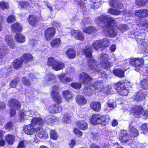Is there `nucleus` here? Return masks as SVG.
I'll use <instances>...</instances> for the list:
<instances>
[{
	"mask_svg": "<svg viewBox=\"0 0 148 148\" xmlns=\"http://www.w3.org/2000/svg\"><path fill=\"white\" fill-rule=\"evenodd\" d=\"M95 21L98 24L101 22L107 23V25L105 28V31L107 32L109 35L112 37L117 35V28L122 32L126 30L127 29V26L124 24L120 25L117 27L116 26L117 23L115 20L107 16H99L96 19Z\"/></svg>",
	"mask_w": 148,
	"mask_h": 148,
	"instance_id": "nucleus-1",
	"label": "nucleus"
},
{
	"mask_svg": "<svg viewBox=\"0 0 148 148\" xmlns=\"http://www.w3.org/2000/svg\"><path fill=\"white\" fill-rule=\"evenodd\" d=\"M101 42L100 40H96L94 41L92 43V47L90 46L85 47L83 52L84 53L85 56L89 58L92 57V48L97 51L100 50L102 49L103 48L101 43Z\"/></svg>",
	"mask_w": 148,
	"mask_h": 148,
	"instance_id": "nucleus-2",
	"label": "nucleus"
},
{
	"mask_svg": "<svg viewBox=\"0 0 148 148\" xmlns=\"http://www.w3.org/2000/svg\"><path fill=\"white\" fill-rule=\"evenodd\" d=\"M10 106V114L11 117H13L16 114L15 109H19L21 107V103L16 99H12L9 101Z\"/></svg>",
	"mask_w": 148,
	"mask_h": 148,
	"instance_id": "nucleus-3",
	"label": "nucleus"
},
{
	"mask_svg": "<svg viewBox=\"0 0 148 148\" xmlns=\"http://www.w3.org/2000/svg\"><path fill=\"white\" fill-rule=\"evenodd\" d=\"M53 89L51 94V96L53 100L58 103L62 102V97L58 91L59 88L58 86H55L53 87Z\"/></svg>",
	"mask_w": 148,
	"mask_h": 148,
	"instance_id": "nucleus-4",
	"label": "nucleus"
},
{
	"mask_svg": "<svg viewBox=\"0 0 148 148\" xmlns=\"http://www.w3.org/2000/svg\"><path fill=\"white\" fill-rule=\"evenodd\" d=\"M145 35L144 33H139L137 35H135L136 39L138 42L144 46H147L148 45V37L145 38Z\"/></svg>",
	"mask_w": 148,
	"mask_h": 148,
	"instance_id": "nucleus-5",
	"label": "nucleus"
},
{
	"mask_svg": "<svg viewBox=\"0 0 148 148\" xmlns=\"http://www.w3.org/2000/svg\"><path fill=\"white\" fill-rule=\"evenodd\" d=\"M56 30L54 27L48 28L45 31V38L47 40H50L54 36Z\"/></svg>",
	"mask_w": 148,
	"mask_h": 148,
	"instance_id": "nucleus-6",
	"label": "nucleus"
},
{
	"mask_svg": "<svg viewBox=\"0 0 148 148\" xmlns=\"http://www.w3.org/2000/svg\"><path fill=\"white\" fill-rule=\"evenodd\" d=\"M130 64L133 66L138 68L144 64V60L142 58H133L129 61Z\"/></svg>",
	"mask_w": 148,
	"mask_h": 148,
	"instance_id": "nucleus-7",
	"label": "nucleus"
},
{
	"mask_svg": "<svg viewBox=\"0 0 148 148\" xmlns=\"http://www.w3.org/2000/svg\"><path fill=\"white\" fill-rule=\"evenodd\" d=\"M119 139L122 143H127L131 139L130 136L127 134V132L122 130L119 135Z\"/></svg>",
	"mask_w": 148,
	"mask_h": 148,
	"instance_id": "nucleus-8",
	"label": "nucleus"
},
{
	"mask_svg": "<svg viewBox=\"0 0 148 148\" xmlns=\"http://www.w3.org/2000/svg\"><path fill=\"white\" fill-rule=\"evenodd\" d=\"M23 130L25 133L29 135H32L36 132L35 128L32 124L24 126Z\"/></svg>",
	"mask_w": 148,
	"mask_h": 148,
	"instance_id": "nucleus-9",
	"label": "nucleus"
},
{
	"mask_svg": "<svg viewBox=\"0 0 148 148\" xmlns=\"http://www.w3.org/2000/svg\"><path fill=\"white\" fill-rule=\"evenodd\" d=\"M88 66L92 70H94L98 72V74H101V72L99 71H100L99 69L98 68L97 65V62L94 59H90L88 62Z\"/></svg>",
	"mask_w": 148,
	"mask_h": 148,
	"instance_id": "nucleus-10",
	"label": "nucleus"
},
{
	"mask_svg": "<svg viewBox=\"0 0 148 148\" xmlns=\"http://www.w3.org/2000/svg\"><path fill=\"white\" fill-rule=\"evenodd\" d=\"M135 14L139 18H144L148 16V10L146 9L138 10L135 12Z\"/></svg>",
	"mask_w": 148,
	"mask_h": 148,
	"instance_id": "nucleus-11",
	"label": "nucleus"
},
{
	"mask_svg": "<svg viewBox=\"0 0 148 148\" xmlns=\"http://www.w3.org/2000/svg\"><path fill=\"white\" fill-rule=\"evenodd\" d=\"M34 114V112L32 110H29L25 112H20L19 116L20 118L24 119H28Z\"/></svg>",
	"mask_w": 148,
	"mask_h": 148,
	"instance_id": "nucleus-12",
	"label": "nucleus"
},
{
	"mask_svg": "<svg viewBox=\"0 0 148 148\" xmlns=\"http://www.w3.org/2000/svg\"><path fill=\"white\" fill-rule=\"evenodd\" d=\"M80 81L85 84H87L91 79V78L87 74L82 73L79 75Z\"/></svg>",
	"mask_w": 148,
	"mask_h": 148,
	"instance_id": "nucleus-13",
	"label": "nucleus"
},
{
	"mask_svg": "<svg viewBox=\"0 0 148 148\" xmlns=\"http://www.w3.org/2000/svg\"><path fill=\"white\" fill-rule=\"evenodd\" d=\"M23 60L21 58H19L14 60L12 62L14 68L16 69H18L22 67Z\"/></svg>",
	"mask_w": 148,
	"mask_h": 148,
	"instance_id": "nucleus-14",
	"label": "nucleus"
},
{
	"mask_svg": "<svg viewBox=\"0 0 148 148\" xmlns=\"http://www.w3.org/2000/svg\"><path fill=\"white\" fill-rule=\"evenodd\" d=\"M109 3L111 6L115 8L121 9L123 7L121 2L117 0H111L109 1Z\"/></svg>",
	"mask_w": 148,
	"mask_h": 148,
	"instance_id": "nucleus-15",
	"label": "nucleus"
},
{
	"mask_svg": "<svg viewBox=\"0 0 148 148\" xmlns=\"http://www.w3.org/2000/svg\"><path fill=\"white\" fill-rule=\"evenodd\" d=\"M39 20V18L34 15H29L28 20L29 23L32 26H36Z\"/></svg>",
	"mask_w": 148,
	"mask_h": 148,
	"instance_id": "nucleus-16",
	"label": "nucleus"
},
{
	"mask_svg": "<svg viewBox=\"0 0 148 148\" xmlns=\"http://www.w3.org/2000/svg\"><path fill=\"white\" fill-rule=\"evenodd\" d=\"M99 116L100 115L99 114H95L92 115L90 118V123L93 125H97L99 124Z\"/></svg>",
	"mask_w": 148,
	"mask_h": 148,
	"instance_id": "nucleus-17",
	"label": "nucleus"
},
{
	"mask_svg": "<svg viewBox=\"0 0 148 148\" xmlns=\"http://www.w3.org/2000/svg\"><path fill=\"white\" fill-rule=\"evenodd\" d=\"M5 41L11 49H14L15 47V42L10 36H6L5 38Z\"/></svg>",
	"mask_w": 148,
	"mask_h": 148,
	"instance_id": "nucleus-18",
	"label": "nucleus"
},
{
	"mask_svg": "<svg viewBox=\"0 0 148 148\" xmlns=\"http://www.w3.org/2000/svg\"><path fill=\"white\" fill-rule=\"evenodd\" d=\"M31 123L32 125L37 126L42 125L44 123L43 120L40 117L33 118L31 121Z\"/></svg>",
	"mask_w": 148,
	"mask_h": 148,
	"instance_id": "nucleus-19",
	"label": "nucleus"
},
{
	"mask_svg": "<svg viewBox=\"0 0 148 148\" xmlns=\"http://www.w3.org/2000/svg\"><path fill=\"white\" fill-rule=\"evenodd\" d=\"M49 110L51 113H58L62 111V108L58 106L52 105L50 107Z\"/></svg>",
	"mask_w": 148,
	"mask_h": 148,
	"instance_id": "nucleus-20",
	"label": "nucleus"
},
{
	"mask_svg": "<svg viewBox=\"0 0 148 148\" xmlns=\"http://www.w3.org/2000/svg\"><path fill=\"white\" fill-rule=\"evenodd\" d=\"M77 126L80 129L85 130L88 129V124L84 121H79L76 123Z\"/></svg>",
	"mask_w": 148,
	"mask_h": 148,
	"instance_id": "nucleus-21",
	"label": "nucleus"
},
{
	"mask_svg": "<svg viewBox=\"0 0 148 148\" xmlns=\"http://www.w3.org/2000/svg\"><path fill=\"white\" fill-rule=\"evenodd\" d=\"M145 97V95L141 91H140L136 94V95L133 96L132 98L136 101H140L144 100Z\"/></svg>",
	"mask_w": 148,
	"mask_h": 148,
	"instance_id": "nucleus-22",
	"label": "nucleus"
},
{
	"mask_svg": "<svg viewBox=\"0 0 148 148\" xmlns=\"http://www.w3.org/2000/svg\"><path fill=\"white\" fill-rule=\"evenodd\" d=\"M77 103L80 105H83L86 104L87 100L84 97L81 95H78L76 97Z\"/></svg>",
	"mask_w": 148,
	"mask_h": 148,
	"instance_id": "nucleus-23",
	"label": "nucleus"
},
{
	"mask_svg": "<svg viewBox=\"0 0 148 148\" xmlns=\"http://www.w3.org/2000/svg\"><path fill=\"white\" fill-rule=\"evenodd\" d=\"M132 111L135 114L139 115L143 113V109L140 106H136L133 108Z\"/></svg>",
	"mask_w": 148,
	"mask_h": 148,
	"instance_id": "nucleus-24",
	"label": "nucleus"
},
{
	"mask_svg": "<svg viewBox=\"0 0 148 148\" xmlns=\"http://www.w3.org/2000/svg\"><path fill=\"white\" fill-rule=\"evenodd\" d=\"M90 107L93 110L99 111L101 108V105L99 102H93L91 103Z\"/></svg>",
	"mask_w": 148,
	"mask_h": 148,
	"instance_id": "nucleus-25",
	"label": "nucleus"
},
{
	"mask_svg": "<svg viewBox=\"0 0 148 148\" xmlns=\"http://www.w3.org/2000/svg\"><path fill=\"white\" fill-rule=\"evenodd\" d=\"M66 53L69 59H74L76 56V52L74 49L72 48L67 50L66 51Z\"/></svg>",
	"mask_w": 148,
	"mask_h": 148,
	"instance_id": "nucleus-26",
	"label": "nucleus"
},
{
	"mask_svg": "<svg viewBox=\"0 0 148 148\" xmlns=\"http://www.w3.org/2000/svg\"><path fill=\"white\" fill-rule=\"evenodd\" d=\"M16 41L19 43H23L25 42V38L24 36L20 33H17L15 37Z\"/></svg>",
	"mask_w": 148,
	"mask_h": 148,
	"instance_id": "nucleus-27",
	"label": "nucleus"
},
{
	"mask_svg": "<svg viewBox=\"0 0 148 148\" xmlns=\"http://www.w3.org/2000/svg\"><path fill=\"white\" fill-rule=\"evenodd\" d=\"M15 136L12 134H8L5 137V139L8 143L9 145H12L15 141Z\"/></svg>",
	"mask_w": 148,
	"mask_h": 148,
	"instance_id": "nucleus-28",
	"label": "nucleus"
},
{
	"mask_svg": "<svg viewBox=\"0 0 148 148\" xmlns=\"http://www.w3.org/2000/svg\"><path fill=\"white\" fill-rule=\"evenodd\" d=\"M64 67V64L62 62L58 61L53 66V69L54 70L58 71L62 69Z\"/></svg>",
	"mask_w": 148,
	"mask_h": 148,
	"instance_id": "nucleus-29",
	"label": "nucleus"
},
{
	"mask_svg": "<svg viewBox=\"0 0 148 148\" xmlns=\"http://www.w3.org/2000/svg\"><path fill=\"white\" fill-rule=\"evenodd\" d=\"M99 124H101L104 125H105L109 121L108 116L106 115H100L99 116Z\"/></svg>",
	"mask_w": 148,
	"mask_h": 148,
	"instance_id": "nucleus-30",
	"label": "nucleus"
},
{
	"mask_svg": "<svg viewBox=\"0 0 148 148\" xmlns=\"http://www.w3.org/2000/svg\"><path fill=\"white\" fill-rule=\"evenodd\" d=\"M114 87L118 92L125 87V83L122 82H119L114 85Z\"/></svg>",
	"mask_w": 148,
	"mask_h": 148,
	"instance_id": "nucleus-31",
	"label": "nucleus"
},
{
	"mask_svg": "<svg viewBox=\"0 0 148 148\" xmlns=\"http://www.w3.org/2000/svg\"><path fill=\"white\" fill-rule=\"evenodd\" d=\"M19 7L25 8L27 9L33 7V4L31 2V3H28L27 1H22L20 2L19 3Z\"/></svg>",
	"mask_w": 148,
	"mask_h": 148,
	"instance_id": "nucleus-32",
	"label": "nucleus"
},
{
	"mask_svg": "<svg viewBox=\"0 0 148 148\" xmlns=\"http://www.w3.org/2000/svg\"><path fill=\"white\" fill-rule=\"evenodd\" d=\"M37 136L40 138L45 139L48 137V135L47 133L45 131L40 128L39 131L38 132Z\"/></svg>",
	"mask_w": 148,
	"mask_h": 148,
	"instance_id": "nucleus-33",
	"label": "nucleus"
},
{
	"mask_svg": "<svg viewBox=\"0 0 148 148\" xmlns=\"http://www.w3.org/2000/svg\"><path fill=\"white\" fill-rule=\"evenodd\" d=\"M129 132L130 135L136 137L138 134L137 130L131 125L129 127Z\"/></svg>",
	"mask_w": 148,
	"mask_h": 148,
	"instance_id": "nucleus-34",
	"label": "nucleus"
},
{
	"mask_svg": "<svg viewBox=\"0 0 148 148\" xmlns=\"http://www.w3.org/2000/svg\"><path fill=\"white\" fill-rule=\"evenodd\" d=\"M62 94L64 97L67 101L72 100V95L69 90L63 91Z\"/></svg>",
	"mask_w": 148,
	"mask_h": 148,
	"instance_id": "nucleus-35",
	"label": "nucleus"
},
{
	"mask_svg": "<svg viewBox=\"0 0 148 148\" xmlns=\"http://www.w3.org/2000/svg\"><path fill=\"white\" fill-rule=\"evenodd\" d=\"M114 75L119 77H123L124 76V72L121 69H117L114 70L113 71Z\"/></svg>",
	"mask_w": 148,
	"mask_h": 148,
	"instance_id": "nucleus-36",
	"label": "nucleus"
},
{
	"mask_svg": "<svg viewBox=\"0 0 148 148\" xmlns=\"http://www.w3.org/2000/svg\"><path fill=\"white\" fill-rule=\"evenodd\" d=\"M90 3V7L92 8H97L98 6L100 5V0H91Z\"/></svg>",
	"mask_w": 148,
	"mask_h": 148,
	"instance_id": "nucleus-37",
	"label": "nucleus"
},
{
	"mask_svg": "<svg viewBox=\"0 0 148 148\" xmlns=\"http://www.w3.org/2000/svg\"><path fill=\"white\" fill-rule=\"evenodd\" d=\"M96 30L95 27L90 26L84 28L83 29V31L86 33L90 34L95 32Z\"/></svg>",
	"mask_w": 148,
	"mask_h": 148,
	"instance_id": "nucleus-38",
	"label": "nucleus"
},
{
	"mask_svg": "<svg viewBox=\"0 0 148 148\" xmlns=\"http://www.w3.org/2000/svg\"><path fill=\"white\" fill-rule=\"evenodd\" d=\"M22 28L21 24L17 23L13 24L12 27V29L14 31L20 32Z\"/></svg>",
	"mask_w": 148,
	"mask_h": 148,
	"instance_id": "nucleus-39",
	"label": "nucleus"
},
{
	"mask_svg": "<svg viewBox=\"0 0 148 148\" xmlns=\"http://www.w3.org/2000/svg\"><path fill=\"white\" fill-rule=\"evenodd\" d=\"M108 12L114 15H119L121 14V11L120 10L112 8L108 9Z\"/></svg>",
	"mask_w": 148,
	"mask_h": 148,
	"instance_id": "nucleus-40",
	"label": "nucleus"
},
{
	"mask_svg": "<svg viewBox=\"0 0 148 148\" xmlns=\"http://www.w3.org/2000/svg\"><path fill=\"white\" fill-rule=\"evenodd\" d=\"M61 43V41L60 39L55 38L51 41L50 44L51 47H54L59 45Z\"/></svg>",
	"mask_w": 148,
	"mask_h": 148,
	"instance_id": "nucleus-41",
	"label": "nucleus"
},
{
	"mask_svg": "<svg viewBox=\"0 0 148 148\" xmlns=\"http://www.w3.org/2000/svg\"><path fill=\"white\" fill-rule=\"evenodd\" d=\"M58 61L56 60L53 58L49 57L48 58L47 64L49 66H51L53 68V66Z\"/></svg>",
	"mask_w": 148,
	"mask_h": 148,
	"instance_id": "nucleus-42",
	"label": "nucleus"
},
{
	"mask_svg": "<svg viewBox=\"0 0 148 148\" xmlns=\"http://www.w3.org/2000/svg\"><path fill=\"white\" fill-rule=\"evenodd\" d=\"M71 121V116L68 114L64 115L63 119V121L65 123H68Z\"/></svg>",
	"mask_w": 148,
	"mask_h": 148,
	"instance_id": "nucleus-43",
	"label": "nucleus"
},
{
	"mask_svg": "<svg viewBox=\"0 0 148 148\" xmlns=\"http://www.w3.org/2000/svg\"><path fill=\"white\" fill-rule=\"evenodd\" d=\"M9 8V4L3 1L0 2V8L4 10L5 9H7Z\"/></svg>",
	"mask_w": 148,
	"mask_h": 148,
	"instance_id": "nucleus-44",
	"label": "nucleus"
},
{
	"mask_svg": "<svg viewBox=\"0 0 148 148\" xmlns=\"http://www.w3.org/2000/svg\"><path fill=\"white\" fill-rule=\"evenodd\" d=\"M23 58L24 59L25 63H27L29 61H32L33 58V57L30 54H24Z\"/></svg>",
	"mask_w": 148,
	"mask_h": 148,
	"instance_id": "nucleus-45",
	"label": "nucleus"
},
{
	"mask_svg": "<svg viewBox=\"0 0 148 148\" xmlns=\"http://www.w3.org/2000/svg\"><path fill=\"white\" fill-rule=\"evenodd\" d=\"M141 128L143 133L145 134H148V124L144 123L141 125Z\"/></svg>",
	"mask_w": 148,
	"mask_h": 148,
	"instance_id": "nucleus-46",
	"label": "nucleus"
},
{
	"mask_svg": "<svg viewBox=\"0 0 148 148\" xmlns=\"http://www.w3.org/2000/svg\"><path fill=\"white\" fill-rule=\"evenodd\" d=\"M108 57V56L106 54H101L100 57V63L101 64L103 63L104 61H107Z\"/></svg>",
	"mask_w": 148,
	"mask_h": 148,
	"instance_id": "nucleus-47",
	"label": "nucleus"
},
{
	"mask_svg": "<svg viewBox=\"0 0 148 148\" xmlns=\"http://www.w3.org/2000/svg\"><path fill=\"white\" fill-rule=\"evenodd\" d=\"M75 37L77 39L83 41L84 40V37L82 33L79 31H77Z\"/></svg>",
	"mask_w": 148,
	"mask_h": 148,
	"instance_id": "nucleus-48",
	"label": "nucleus"
},
{
	"mask_svg": "<svg viewBox=\"0 0 148 148\" xmlns=\"http://www.w3.org/2000/svg\"><path fill=\"white\" fill-rule=\"evenodd\" d=\"M83 94L86 96H90L91 95L92 90L89 87H85L83 90Z\"/></svg>",
	"mask_w": 148,
	"mask_h": 148,
	"instance_id": "nucleus-49",
	"label": "nucleus"
},
{
	"mask_svg": "<svg viewBox=\"0 0 148 148\" xmlns=\"http://www.w3.org/2000/svg\"><path fill=\"white\" fill-rule=\"evenodd\" d=\"M45 78L46 79H47V84H50L52 83L54 81V79L55 77L54 75H47Z\"/></svg>",
	"mask_w": 148,
	"mask_h": 148,
	"instance_id": "nucleus-50",
	"label": "nucleus"
},
{
	"mask_svg": "<svg viewBox=\"0 0 148 148\" xmlns=\"http://www.w3.org/2000/svg\"><path fill=\"white\" fill-rule=\"evenodd\" d=\"M5 53L4 46L3 45H0V58H2L5 55Z\"/></svg>",
	"mask_w": 148,
	"mask_h": 148,
	"instance_id": "nucleus-51",
	"label": "nucleus"
},
{
	"mask_svg": "<svg viewBox=\"0 0 148 148\" xmlns=\"http://www.w3.org/2000/svg\"><path fill=\"white\" fill-rule=\"evenodd\" d=\"M100 40L102 42L101 43L103 48L105 47H107L110 44L109 40L107 39L104 38L102 40Z\"/></svg>",
	"mask_w": 148,
	"mask_h": 148,
	"instance_id": "nucleus-52",
	"label": "nucleus"
},
{
	"mask_svg": "<svg viewBox=\"0 0 148 148\" xmlns=\"http://www.w3.org/2000/svg\"><path fill=\"white\" fill-rule=\"evenodd\" d=\"M147 0H137L135 2L136 5L139 6L145 5Z\"/></svg>",
	"mask_w": 148,
	"mask_h": 148,
	"instance_id": "nucleus-53",
	"label": "nucleus"
},
{
	"mask_svg": "<svg viewBox=\"0 0 148 148\" xmlns=\"http://www.w3.org/2000/svg\"><path fill=\"white\" fill-rule=\"evenodd\" d=\"M143 88L146 89L148 88V80L144 79L142 81L141 83Z\"/></svg>",
	"mask_w": 148,
	"mask_h": 148,
	"instance_id": "nucleus-54",
	"label": "nucleus"
},
{
	"mask_svg": "<svg viewBox=\"0 0 148 148\" xmlns=\"http://www.w3.org/2000/svg\"><path fill=\"white\" fill-rule=\"evenodd\" d=\"M50 136L51 138L53 139L56 140L58 138V135L56 132L53 130L51 131Z\"/></svg>",
	"mask_w": 148,
	"mask_h": 148,
	"instance_id": "nucleus-55",
	"label": "nucleus"
},
{
	"mask_svg": "<svg viewBox=\"0 0 148 148\" xmlns=\"http://www.w3.org/2000/svg\"><path fill=\"white\" fill-rule=\"evenodd\" d=\"M118 93L121 96H126L127 95L128 92L125 87L124 88H123V89L121 90Z\"/></svg>",
	"mask_w": 148,
	"mask_h": 148,
	"instance_id": "nucleus-56",
	"label": "nucleus"
},
{
	"mask_svg": "<svg viewBox=\"0 0 148 148\" xmlns=\"http://www.w3.org/2000/svg\"><path fill=\"white\" fill-rule=\"evenodd\" d=\"M13 123L11 121L7 123L5 126V129L8 131H10L13 127Z\"/></svg>",
	"mask_w": 148,
	"mask_h": 148,
	"instance_id": "nucleus-57",
	"label": "nucleus"
},
{
	"mask_svg": "<svg viewBox=\"0 0 148 148\" xmlns=\"http://www.w3.org/2000/svg\"><path fill=\"white\" fill-rule=\"evenodd\" d=\"M102 84L101 82H95L92 85V87L95 89L99 90L100 91V88L101 85H102Z\"/></svg>",
	"mask_w": 148,
	"mask_h": 148,
	"instance_id": "nucleus-58",
	"label": "nucleus"
},
{
	"mask_svg": "<svg viewBox=\"0 0 148 148\" xmlns=\"http://www.w3.org/2000/svg\"><path fill=\"white\" fill-rule=\"evenodd\" d=\"M102 66L104 69H107L110 68L112 65V64L108 61H104L101 64Z\"/></svg>",
	"mask_w": 148,
	"mask_h": 148,
	"instance_id": "nucleus-59",
	"label": "nucleus"
},
{
	"mask_svg": "<svg viewBox=\"0 0 148 148\" xmlns=\"http://www.w3.org/2000/svg\"><path fill=\"white\" fill-rule=\"evenodd\" d=\"M66 76V74L64 73L59 74L57 75V77L60 81L63 83H64V81H65L64 79L65 78Z\"/></svg>",
	"mask_w": 148,
	"mask_h": 148,
	"instance_id": "nucleus-60",
	"label": "nucleus"
},
{
	"mask_svg": "<svg viewBox=\"0 0 148 148\" xmlns=\"http://www.w3.org/2000/svg\"><path fill=\"white\" fill-rule=\"evenodd\" d=\"M15 21V16L13 15L9 16L7 18V21L9 23H11Z\"/></svg>",
	"mask_w": 148,
	"mask_h": 148,
	"instance_id": "nucleus-61",
	"label": "nucleus"
},
{
	"mask_svg": "<svg viewBox=\"0 0 148 148\" xmlns=\"http://www.w3.org/2000/svg\"><path fill=\"white\" fill-rule=\"evenodd\" d=\"M73 132L78 136L80 137L82 136V133L81 131L76 128H74Z\"/></svg>",
	"mask_w": 148,
	"mask_h": 148,
	"instance_id": "nucleus-62",
	"label": "nucleus"
},
{
	"mask_svg": "<svg viewBox=\"0 0 148 148\" xmlns=\"http://www.w3.org/2000/svg\"><path fill=\"white\" fill-rule=\"evenodd\" d=\"M71 85L72 87L76 89H79L81 87V84L77 83H72L71 84Z\"/></svg>",
	"mask_w": 148,
	"mask_h": 148,
	"instance_id": "nucleus-63",
	"label": "nucleus"
},
{
	"mask_svg": "<svg viewBox=\"0 0 148 148\" xmlns=\"http://www.w3.org/2000/svg\"><path fill=\"white\" fill-rule=\"evenodd\" d=\"M22 81L23 84L26 85H29L30 84V81L25 77L22 78Z\"/></svg>",
	"mask_w": 148,
	"mask_h": 148,
	"instance_id": "nucleus-64",
	"label": "nucleus"
}]
</instances>
